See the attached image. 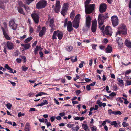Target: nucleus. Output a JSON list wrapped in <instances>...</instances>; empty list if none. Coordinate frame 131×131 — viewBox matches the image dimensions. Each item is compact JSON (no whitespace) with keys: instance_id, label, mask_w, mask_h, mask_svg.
Instances as JSON below:
<instances>
[{"instance_id":"obj_35","label":"nucleus","mask_w":131,"mask_h":131,"mask_svg":"<svg viewBox=\"0 0 131 131\" xmlns=\"http://www.w3.org/2000/svg\"><path fill=\"white\" fill-rule=\"evenodd\" d=\"M96 103L98 105L99 107H101L102 106V103L100 100H98L97 101Z\"/></svg>"},{"instance_id":"obj_15","label":"nucleus","mask_w":131,"mask_h":131,"mask_svg":"<svg viewBox=\"0 0 131 131\" xmlns=\"http://www.w3.org/2000/svg\"><path fill=\"white\" fill-rule=\"evenodd\" d=\"M1 29L3 30V35L5 38L7 40H10V38L8 35L7 30L6 31L3 27H2Z\"/></svg>"},{"instance_id":"obj_45","label":"nucleus","mask_w":131,"mask_h":131,"mask_svg":"<svg viewBox=\"0 0 131 131\" xmlns=\"http://www.w3.org/2000/svg\"><path fill=\"white\" fill-rule=\"evenodd\" d=\"M76 77L74 78V80L75 81L77 79H79V78L80 76H78V74H76Z\"/></svg>"},{"instance_id":"obj_43","label":"nucleus","mask_w":131,"mask_h":131,"mask_svg":"<svg viewBox=\"0 0 131 131\" xmlns=\"http://www.w3.org/2000/svg\"><path fill=\"white\" fill-rule=\"evenodd\" d=\"M92 47V48L95 50H96V47L97 46V45L96 44H92L91 45Z\"/></svg>"},{"instance_id":"obj_25","label":"nucleus","mask_w":131,"mask_h":131,"mask_svg":"<svg viewBox=\"0 0 131 131\" xmlns=\"http://www.w3.org/2000/svg\"><path fill=\"white\" fill-rule=\"evenodd\" d=\"M53 20L52 19H50L49 21V26L51 28H52L53 26Z\"/></svg>"},{"instance_id":"obj_44","label":"nucleus","mask_w":131,"mask_h":131,"mask_svg":"<svg viewBox=\"0 0 131 131\" xmlns=\"http://www.w3.org/2000/svg\"><path fill=\"white\" fill-rule=\"evenodd\" d=\"M23 6L24 7V8H25V10L27 12H29L30 11L29 9L28 6L25 7L24 5H23Z\"/></svg>"},{"instance_id":"obj_49","label":"nucleus","mask_w":131,"mask_h":131,"mask_svg":"<svg viewBox=\"0 0 131 131\" xmlns=\"http://www.w3.org/2000/svg\"><path fill=\"white\" fill-rule=\"evenodd\" d=\"M16 61L17 63H20L21 62V59L20 58H17L16 59Z\"/></svg>"},{"instance_id":"obj_16","label":"nucleus","mask_w":131,"mask_h":131,"mask_svg":"<svg viewBox=\"0 0 131 131\" xmlns=\"http://www.w3.org/2000/svg\"><path fill=\"white\" fill-rule=\"evenodd\" d=\"M7 46L9 50H11L14 48V44L9 41H8L6 43Z\"/></svg>"},{"instance_id":"obj_56","label":"nucleus","mask_w":131,"mask_h":131,"mask_svg":"<svg viewBox=\"0 0 131 131\" xmlns=\"http://www.w3.org/2000/svg\"><path fill=\"white\" fill-rule=\"evenodd\" d=\"M5 122V123H6L10 125H12V122H9V121H7V120H6Z\"/></svg>"},{"instance_id":"obj_51","label":"nucleus","mask_w":131,"mask_h":131,"mask_svg":"<svg viewBox=\"0 0 131 131\" xmlns=\"http://www.w3.org/2000/svg\"><path fill=\"white\" fill-rule=\"evenodd\" d=\"M53 100L54 101L55 103H56L57 105H58L59 104V102L55 98Z\"/></svg>"},{"instance_id":"obj_9","label":"nucleus","mask_w":131,"mask_h":131,"mask_svg":"<svg viewBox=\"0 0 131 131\" xmlns=\"http://www.w3.org/2000/svg\"><path fill=\"white\" fill-rule=\"evenodd\" d=\"M112 25L114 27L116 26L118 24V19L117 16H114L111 17Z\"/></svg>"},{"instance_id":"obj_37","label":"nucleus","mask_w":131,"mask_h":131,"mask_svg":"<svg viewBox=\"0 0 131 131\" xmlns=\"http://www.w3.org/2000/svg\"><path fill=\"white\" fill-rule=\"evenodd\" d=\"M92 131H96L97 130V127L93 126L91 128Z\"/></svg>"},{"instance_id":"obj_41","label":"nucleus","mask_w":131,"mask_h":131,"mask_svg":"<svg viewBox=\"0 0 131 131\" xmlns=\"http://www.w3.org/2000/svg\"><path fill=\"white\" fill-rule=\"evenodd\" d=\"M7 108L8 109H10L12 106L11 104L9 103H8L6 105Z\"/></svg>"},{"instance_id":"obj_64","label":"nucleus","mask_w":131,"mask_h":131,"mask_svg":"<svg viewBox=\"0 0 131 131\" xmlns=\"http://www.w3.org/2000/svg\"><path fill=\"white\" fill-rule=\"evenodd\" d=\"M127 84L128 85H131V81H127Z\"/></svg>"},{"instance_id":"obj_18","label":"nucleus","mask_w":131,"mask_h":131,"mask_svg":"<svg viewBox=\"0 0 131 131\" xmlns=\"http://www.w3.org/2000/svg\"><path fill=\"white\" fill-rule=\"evenodd\" d=\"M46 29L45 27H43L42 30L39 33V36L40 37L42 36L44 34Z\"/></svg>"},{"instance_id":"obj_26","label":"nucleus","mask_w":131,"mask_h":131,"mask_svg":"<svg viewBox=\"0 0 131 131\" xmlns=\"http://www.w3.org/2000/svg\"><path fill=\"white\" fill-rule=\"evenodd\" d=\"M18 12L23 15H25V13L23 12V9L21 7H19L18 8Z\"/></svg>"},{"instance_id":"obj_48","label":"nucleus","mask_w":131,"mask_h":131,"mask_svg":"<svg viewBox=\"0 0 131 131\" xmlns=\"http://www.w3.org/2000/svg\"><path fill=\"white\" fill-rule=\"evenodd\" d=\"M116 94L112 92L109 94V96L111 97H113V96L116 95Z\"/></svg>"},{"instance_id":"obj_60","label":"nucleus","mask_w":131,"mask_h":131,"mask_svg":"<svg viewBox=\"0 0 131 131\" xmlns=\"http://www.w3.org/2000/svg\"><path fill=\"white\" fill-rule=\"evenodd\" d=\"M29 31L30 33H32L33 31V28L31 27H30Z\"/></svg>"},{"instance_id":"obj_23","label":"nucleus","mask_w":131,"mask_h":131,"mask_svg":"<svg viewBox=\"0 0 131 131\" xmlns=\"http://www.w3.org/2000/svg\"><path fill=\"white\" fill-rule=\"evenodd\" d=\"M82 127L85 131H89V130L88 129V127L87 125L85 124H83Z\"/></svg>"},{"instance_id":"obj_4","label":"nucleus","mask_w":131,"mask_h":131,"mask_svg":"<svg viewBox=\"0 0 131 131\" xmlns=\"http://www.w3.org/2000/svg\"><path fill=\"white\" fill-rule=\"evenodd\" d=\"M95 6L94 4L85 6L86 13L89 14L92 13L94 10Z\"/></svg>"},{"instance_id":"obj_14","label":"nucleus","mask_w":131,"mask_h":131,"mask_svg":"<svg viewBox=\"0 0 131 131\" xmlns=\"http://www.w3.org/2000/svg\"><path fill=\"white\" fill-rule=\"evenodd\" d=\"M104 32L106 34L111 36L112 33L111 27L110 26H107L105 28Z\"/></svg>"},{"instance_id":"obj_17","label":"nucleus","mask_w":131,"mask_h":131,"mask_svg":"<svg viewBox=\"0 0 131 131\" xmlns=\"http://www.w3.org/2000/svg\"><path fill=\"white\" fill-rule=\"evenodd\" d=\"M57 36L59 40L61 39L63 36L62 33L61 32H59V31H56Z\"/></svg>"},{"instance_id":"obj_2","label":"nucleus","mask_w":131,"mask_h":131,"mask_svg":"<svg viewBox=\"0 0 131 131\" xmlns=\"http://www.w3.org/2000/svg\"><path fill=\"white\" fill-rule=\"evenodd\" d=\"M118 29V30L116 33V36L121 34L124 35H126L127 34V30L126 26L125 25H120Z\"/></svg>"},{"instance_id":"obj_13","label":"nucleus","mask_w":131,"mask_h":131,"mask_svg":"<svg viewBox=\"0 0 131 131\" xmlns=\"http://www.w3.org/2000/svg\"><path fill=\"white\" fill-rule=\"evenodd\" d=\"M97 21L96 20H93L91 26V30L93 32H95L96 29Z\"/></svg>"},{"instance_id":"obj_19","label":"nucleus","mask_w":131,"mask_h":131,"mask_svg":"<svg viewBox=\"0 0 131 131\" xmlns=\"http://www.w3.org/2000/svg\"><path fill=\"white\" fill-rule=\"evenodd\" d=\"M125 43L127 47L131 48V42L130 41L126 40H125Z\"/></svg>"},{"instance_id":"obj_38","label":"nucleus","mask_w":131,"mask_h":131,"mask_svg":"<svg viewBox=\"0 0 131 131\" xmlns=\"http://www.w3.org/2000/svg\"><path fill=\"white\" fill-rule=\"evenodd\" d=\"M122 125L124 127L128 126L129 125L128 124V123L125 122H123Z\"/></svg>"},{"instance_id":"obj_39","label":"nucleus","mask_w":131,"mask_h":131,"mask_svg":"<svg viewBox=\"0 0 131 131\" xmlns=\"http://www.w3.org/2000/svg\"><path fill=\"white\" fill-rule=\"evenodd\" d=\"M91 0H86V1L84 3L85 6H86L89 5L88 4L90 3Z\"/></svg>"},{"instance_id":"obj_59","label":"nucleus","mask_w":131,"mask_h":131,"mask_svg":"<svg viewBox=\"0 0 131 131\" xmlns=\"http://www.w3.org/2000/svg\"><path fill=\"white\" fill-rule=\"evenodd\" d=\"M90 86H91L89 85H87L86 88L87 90L89 91L91 90V88Z\"/></svg>"},{"instance_id":"obj_12","label":"nucleus","mask_w":131,"mask_h":131,"mask_svg":"<svg viewBox=\"0 0 131 131\" xmlns=\"http://www.w3.org/2000/svg\"><path fill=\"white\" fill-rule=\"evenodd\" d=\"M9 26L14 30H15L16 29L17 26V24H16L14 21L13 20H11L9 21Z\"/></svg>"},{"instance_id":"obj_27","label":"nucleus","mask_w":131,"mask_h":131,"mask_svg":"<svg viewBox=\"0 0 131 131\" xmlns=\"http://www.w3.org/2000/svg\"><path fill=\"white\" fill-rule=\"evenodd\" d=\"M32 39V37H29L24 41L25 43H28Z\"/></svg>"},{"instance_id":"obj_1","label":"nucleus","mask_w":131,"mask_h":131,"mask_svg":"<svg viewBox=\"0 0 131 131\" xmlns=\"http://www.w3.org/2000/svg\"><path fill=\"white\" fill-rule=\"evenodd\" d=\"M105 19L103 14H100L98 16V22L99 24V27L101 30L103 31L104 29V26L102 25L104 19Z\"/></svg>"},{"instance_id":"obj_22","label":"nucleus","mask_w":131,"mask_h":131,"mask_svg":"<svg viewBox=\"0 0 131 131\" xmlns=\"http://www.w3.org/2000/svg\"><path fill=\"white\" fill-rule=\"evenodd\" d=\"M112 48L110 46H108L106 49V52L107 53H109L112 52Z\"/></svg>"},{"instance_id":"obj_58","label":"nucleus","mask_w":131,"mask_h":131,"mask_svg":"<svg viewBox=\"0 0 131 131\" xmlns=\"http://www.w3.org/2000/svg\"><path fill=\"white\" fill-rule=\"evenodd\" d=\"M26 35H24L23 36L20 37V39L21 40H23L26 38Z\"/></svg>"},{"instance_id":"obj_11","label":"nucleus","mask_w":131,"mask_h":131,"mask_svg":"<svg viewBox=\"0 0 131 131\" xmlns=\"http://www.w3.org/2000/svg\"><path fill=\"white\" fill-rule=\"evenodd\" d=\"M31 17L34 22L38 23L39 22V17L38 14L34 13L31 14Z\"/></svg>"},{"instance_id":"obj_24","label":"nucleus","mask_w":131,"mask_h":131,"mask_svg":"<svg viewBox=\"0 0 131 131\" xmlns=\"http://www.w3.org/2000/svg\"><path fill=\"white\" fill-rule=\"evenodd\" d=\"M110 124L111 125H113L114 127H117L118 126L117 123L115 121L111 122L110 123Z\"/></svg>"},{"instance_id":"obj_53","label":"nucleus","mask_w":131,"mask_h":131,"mask_svg":"<svg viewBox=\"0 0 131 131\" xmlns=\"http://www.w3.org/2000/svg\"><path fill=\"white\" fill-rule=\"evenodd\" d=\"M84 63V62L83 61H82V63H80L79 66V67L80 68H82L83 66V63Z\"/></svg>"},{"instance_id":"obj_55","label":"nucleus","mask_w":131,"mask_h":131,"mask_svg":"<svg viewBox=\"0 0 131 131\" xmlns=\"http://www.w3.org/2000/svg\"><path fill=\"white\" fill-rule=\"evenodd\" d=\"M59 115L61 117L64 116L65 115V113L64 112L60 113L59 114Z\"/></svg>"},{"instance_id":"obj_54","label":"nucleus","mask_w":131,"mask_h":131,"mask_svg":"<svg viewBox=\"0 0 131 131\" xmlns=\"http://www.w3.org/2000/svg\"><path fill=\"white\" fill-rule=\"evenodd\" d=\"M77 60V57L76 56L75 57V58L74 59H72L71 61L72 62H76Z\"/></svg>"},{"instance_id":"obj_36","label":"nucleus","mask_w":131,"mask_h":131,"mask_svg":"<svg viewBox=\"0 0 131 131\" xmlns=\"http://www.w3.org/2000/svg\"><path fill=\"white\" fill-rule=\"evenodd\" d=\"M60 8L56 7L54 8L55 11L56 13H58L59 12Z\"/></svg>"},{"instance_id":"obj_62","label":"nucleus","mask_w":131,"mask_h":131,"mask_svg":"<svg viewBox=\"0 0 131 131\" xmlns=\"http://www.w3.org/2000/svg\"><path fill=\"white\" fill-rule=\"evenodd\" d=\"M72 103L74 104H78L79 103V102L78 101H72Z\"/></svg>"},{"instance_id":"obj_47","label":"nucleus","mask_w":131,"mask_h":131,"mask_svg":"<svg viewBox=\"0 0 131 131\" xmlns=\"http://www.w3.org/2000/svg\"><path fill=\"white\" fill-rule=\"evenodd\" d=\"M108 42V40L106 38L103 41V43H104L105 44L107 43Z\"/></svg>"},{"instance_id":"obj_29","label":"nucleus","mask_w":131,"mask_h":131,"mask_svg":"<svg viewBox=\"0 0 131 131\" xmlns=\"http://www.w3.org/2000/svg\"><path fill=\"white\" fill-rule=\"evenodd\" d=\"M60 2L59 1L57 0L56 3V7L61 8V6L60 5Z\"/></svg>"},{"instance_id":"obj_57","label":"nucleus","mask_w":131,"mask_h":131,"mask_svg":"<svg viewBox=\"0 0 131 131\" xmlns=\"http://www.w3.org/2000/svg\"><path fill=\"white\" fill-rule=\"evenodd\" d=\"M117 100L119 101L120 103H122L123 102V101L122 100L121 97H119L117 99Z\"/></svg>"},{"instance_id":"obj_21","label":"nucleus","mask_w":131,"mask_h":131,"mask_svg":"<svg viewBox=\"0 0 131 131\" xmlns=\"http://www.w3.org/2000/svg\"><path fill=\"white\" fill-rule=\"evenodd\" d=\"M117 43L118 45L120 46H122L123 45V43L121 39L120 38H118V40H117Z\"/></svg>"},{"instance_id":"obj_5","label":"nucleus","mask_w":131,"mask_h":131,"mask_svg":"<svg viewBox=\"0 0 131 131\" xmlns=\"http://www.w3.org/2000/svg\"><path fill=\"white\" fill-rule=\"evenodd\" d=\"M80 16V14H77L72 22L73 27L76 29L79 27Z\"/></svg>"},{"instance_id":"obj_31","label":"nucleus","mask_w":131,"mask_h":131,"mask_svg":"<svg viewBox=\"0 0 131 131\" xmlns=\"http://www.w3.org/2000/svg\"><path fill=\"white\" fill-rule=\"evenodd\" d=\"M79 128V127L77 125L75 127L72 128V131H78Z\"/></svg>"},{"instance_id":"obj_8","label":"nucleus","mask_w":131,"mask_h":131,"mask_svg":"<svg viewBox=\"0 0 131 131\" xmlns=\"http://www.w3.org/2000/svg\"><path fill=\"white\" fill-rule=\"evenodd\" d=\"M67 20L66 19L64 22V27H66V26H67V30L69 32H71L72 31L73 29L72 27V22L69 21L67 23Z\"/></svg>"},{"instance_id":"obj_3","label":"nucleus","mask_w":131,"mask_h":131,"mask_svg":"<svg viewBox=\"0 0 131 131\" xmlns=\"http://www.w3.org/2000/svg\"><path fill=\"white\" fill-rule=\"evenodd\" d=\"M86 17L85 26L83 28V30L84 31H87L90 27L92 20V18L89 15H86Z\"/></svg>"},{"instance_id":"obj_28","label":"nucleus","mask_w":131,"mask_h":131,"mask_svg":"<svg viewBox=\"0 0 131 131\" xmlns=\"http://www.w3.org/2000/svg\"><path fill=\"white\" fill-rule=\"evenodd\" d=\"M67 50L69 52L71 51L73 49V47L71 46H68L66 48Z\"/></svg>"},{"instance_id":"obj_32","label":"nucleus","mask_w":131,"mask_h":131,"mask_svg":"<svg viewBox=\"0 0 131 131\" xmlns=\"http://www.w3.org/2000/svg\"><path fill=\"white\" fill-rule=\"evenodd\" d=\"M75 16V13L73 11H72L70 14V17L71 19H72L74 18Z\"/></svg>"},{"instance_id":"obj_33","label":"nucleus","mask_w":131,"mask_h":131,"mask_svg":"<svg viewBox=\"0 0 131 131\" xmlns=\"http://www.w3.org/2000/svg\"><path fill=\"white\" fill-rule=\"evenodd\" d=\"M57 35V31H54V32L53 36H52V39L54 40V39H57L56 36Z\"/></svg>"},{"instance_id":"obj_34","label":"nucleus","mask_w":131,"mask_h":131,"mask_svg":"<svg viewBox=\"0 0 131 131\" xmlns=\"http://www.w3.org/2000/svg\"><path fill=\"white\" fill-rule=\"evenodd\" d=\"M67 125L68 127L71 128L74 126V125L73 124L69 123L67 124Z\"/></svg>"},{"instance_id":"obj_30","label":"nucleus","mask_w":131,"mask_h":131,"mask_svg":"<svg viewBox=\"0 0 131 131\" xmlns=\"http://www.w3.org/2000/svg\"><path fill=\"white\" fill-rule=\"evenodd\" d=\"M0 8L3 9H4L5 7L4 5H3V3L0 0Z\"/></svg>"},{"instance_id":"obj_6","label":"nucleus","mask_w":131,"mask_h":131,"mask_svg":"<svg viewBox=\"0 0 131 131\" xmlns=\"http://www.w3.org/2000/svg\"><path fill=\"white\" fill-rule=\"evenodd\" d=\"M69 6V5L68 3H64L63 4L61 13L64 16L66 15Z\"/></svg>"},{"instance_id":"obj_20","label":"nucleus","mask_w":131,"mask_h":131,"mask_svg":"<svg viewBox=\"0 0 131 131\" xmlns=\"http://www.w3.org/2000/svg\"><path fill=\"white\" fill-rule=\"evenodd\" d=\"M21 45L24 47L25 50L28 49L30 46V43H28L26 44H22Z\"/></svg>"},{"instance_id":"obj_52","label":"nucleus","mask_w":131,"mask_h":131,"mask_svg":"<svg viewBox=\"0 0 131 131\" xmlns=\"http://www.w3.org/2000/svg\"><path fill=\"white\" fill-rule=\"evenodd\" d=\"M121 114L122 113L119 111H116V115H121Z\"/></svg>"},{"instance_id":"obj_50","label":"nucleus","mask_w":131,"mask_h":131,"mask_svg":"<svg viewBox=\"0 0 131 131\" xmlns=\"http://www.w3.org/2000/svg\"><path fill=\"white\" fill-rule=\"evenodd\" d=\"M25 114L24 113H22L21 112L19 113L18 114V116L19 117H20L21 116L24 115Z\"/></svg>"},{"instance_id":"obj_46","label":"nucleus","mask_w":131,"mask_h":131,"mask_svg":"<svg viewBox=\"0 0 131 131\" xmlns=\"http://www.w3.org/2000/svg\"><path fill=\"white\" fill-rule=\"evenodd\" d=\"M34 0H26V3L28 5H29Z\"/></svg>"},{"instance_id":"obj_61","label":"nucleus","mask_w":131,"mask_h":131,"mask_svg":"<svg viewBox=\"0 0 131 131\" xmlns=\"http://www.w3.org/2000/svg\"><path fill=\"white\" fill-rule=\"evenodd\" d=\"M22 58L24 61V62H26V57L24 56H22Z\"/></svg>"},{"instance_id":"obj_10","label":"nucleus","mask_w":131,"mask_h":131,"mask_svg":"<svg viewBox=\"0 0 131 131\" xmlns=\"http://www.w3.org/2000/svg\"><path fill=\"white\" fill-rule=\"evenodd\" d=\"M107 5L105 3H102L99 7V11L101 13H103L105 12L107 9Z\"/></svg>"},{"instance_id":"obj_42","label":"nucleus","mask_w":131,"mask_h":131,"mask_svg":"<svg viewBox=\"0 0 131 131\" xmlns=\"http://www.w3.org/2000/svg\"><path fill=\"white\" fill-rule=\"evenodd\" d=\"M22 70L24 71H25L27 70L28 67L25 66H23L22 67Z\"/></svg>"},{"instance_id":"obj_63","label":"nucleus","mask_w":131,"mask_h":131,"mask_svg":"<svg viewBox=\"0 0 131 131\" xmlns=\"http://www.w3.org/2000/svg\"><path fill=\"white\" fill-rule=\"evenodd\" d=\"M39 53L41 57H43V53L42 52H40Z\"/></svg>"},{"instance_id":"obj_40","label":"nucleus","mask_w":131,"mask_h":131,"mask_svg":"<svg viewBox=\"0 0 131 131\" xmlns=\"http://www.w3.org/2000/svg\"><path fill=\"white\" fill-rule=\"evenodd\" d=\"M117 80L121 84H123L124 83L123 81L121 79L118 78H117Z\"/></svg>"},{"instance_id":"obj_7","label":"nucleus","mask_w":131,"mask_h":131,"mask_svg":"<svg viewBox=\"0 0 131 131\" xmlns=\"http://www.w3.org/2000/svg\"><path fill=\"white\" fill-rule=\"evenodd\" d=\"M46 2L44 0L39 1L36 4V7L38 9L43 8L46 5Z\"/></svg>"}]
</instances>
